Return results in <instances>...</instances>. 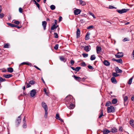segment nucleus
<instances>
[{
    "label": "nucleus",
    "mask_w": 134,
    "mask_h": 134,
    "mask_svg": "<svg viewBox=\"0 0 134 134\" xmlns=\"http://www.w3.org/2000/svg\"><path fill=\"white\" fill-rule=\"evenodd\" d=\"M74 101V99H73L72 96L71 95H69L67 96L65 99V102L67 107H69L68 104H69L71 103H73Z\"/></svg>",
    "instance_id": "obj_1"
},
{
    "label": "nucleus",
    "mask_w": 134,
    "mask_h": 134,
    "mask_svg": "<svg viewBox=\"0 0 134 134\" xmlns=\"http://www.w3.org/2000/svg\"><path fill=\"white\" fill-rule=\"evenodd\" d=\"M115 109L114 107L112 106L108 107L107 108V111L108 113H113L115 111Z\"/></svg>",
    "instance_id": "obj_2"
},
{
    "label": "nucleus",
    "mask_w": 134,
    "mask_h": 134,
    "mask_svg": "<svg viewBox=\"0 0 134 134\" xmlns=\"http://www.w3.org/2000/svg\"><path fill=\"white\" fill-rule=\"evenodd\" d=\"M130 9H123L121 10H116V11L119 13L120 14H122L128 11Z\"/></svg>",
    "instance_id": "obj_3"
},
{
    "label": "nucleus",
    "mask_w": 134,
    "mask_h": 134,
    "mask_svg": "<svg viewBox=\"0 0 134 134\" xmlns=\"http://www.w3.org/2000/svg\"><path fill=\"white\" fill-rule=\"evenodd\" d=\"M21 121V116L20 115L19 116L16 120V125L17 126H18L20 124Z\"/></svg>",
    "instance_id": "obj_4"
},
{
    "label": "nucleus",
    "mask_w": 134,
    "mask_h": 134,
    "mask_svg": "<svg viewBox=\"0 0 134 134\" xmlns=\"http://www.w3.org/2000/svg\"><path fill=\"white\" fill-rule=\"evenodd\" d=\"M124 55V54L122 52H118L117 54L115 55V56L117 58H120L122 57Z\"/></svg>",
    "instance_id": "obj_5"
},
{
    "label": "nucleus",
    "mask_w": 134,
    "mask_h": 134,
    "mask_svg": "<svg viewBox=\"0 0 134 134\" xmlns=\"http://www.w3.org/2000/svg\"><path fill=\"white\" fill-rule=\"evenodd\" d=\"M42 107L44 108L45 110H48V108L47 105L44 102H42Z\"/></svg>",
    "instance_id": "obj_6"
},
{
    "label": "nucleus",
    "mask_w": 134,
    "mask_h": 134,
    "mask_svg": "<svg viewBox=\"0 0 134 134\" xmlns=\"http://www.w3.org/2000/svg\"><path fill=\"white\" fill-rule=\"evenodd\" d=\"M128 97L127 96H125L124 97V104L125 105H127L128 103Z\"/></svg>",
    "instance_id": "obj_7"
},
{
    "label": "nucleus",
    "mask_w": 134,
    "mask_h": 134,
    "mask_svg": "<svg viewBox=\"0 0 134 134\" xmlns=\"http://www.w3.org/2000/svg\"><path fill=\"white\" fill-rule=\"evenodd\" d=\"M36 93V90L35 89H33L30 92V96L31 97H34L35 96Z\"/></svg>",
    "instance_id": "obj_8"
},
{
    "label": "nucleus",
    "mask_w": 134,
    "mask_h": 134,
    "mask_svg": "<svg viewBox=\"0 0 134 134\" xmlns=\"http://www.w3.org/2000/svg\"><path fill=\"white\" fill-rule=\"evenodd\" d=\"M112 60L116 61L117 62L121 64L122 63V61L121 59L120 58L118 59H116L114 58H113L112 59Z\"/></svg>",
    "instance_id": "obj_9"
},
{
    "label": "nucleus",
    "mask_w": 134,
    "mask_h": 134,
    "mask_svg": "<svg viewBox=\"0 0 134 134\" xmlns=\"http://www.w3.org/2000/svg\"><path fill=\"white\" fill-rule=\"evenodd\" d=\"M81 12V10L79 9H76L74 10V14L75 15H78L80 14Z\"/></svg>",
    "instance_id": "obj_10"
},
{
    "label": "nucleus",
    "mask_w": 134,
    "mask_h": 134,
    "mask_svg": "<svg viewBox=\"0 0 134 134\" xmlns=\"http://www.w3.org/2000/svg\"><path fill=\"white\" fill-rule=\"evenodd\" d=\"M69 105V107H68L70 109H73L75 107V105L73 103H71L68 104Z\"/></svg>",
    "instance_id": "obj_11"
},
{
    "label": "nucleus",
    "mask_w": 134,
    "mask_h": 134,
    "mask_svg": "<svg viewBox=\"0 0 134 134\" xmlns=\"http://www.w3.org/2000/svg\"><path fill=\"white\" fill-rule=\"evenodd\" d=\"M47 23L45 21H43L42 22V25L43 26L44 30H45L46 29Z\"/></svg>",
    "instance_id": "obj_12"
},
{
    "label": "nucleus",
    "mask_w": 134,
    "mask_h": 134,
    "mask_svg": "<svg viewBox=\"0 0 134 134\" xmlns=\"http://www.w3.org/2000/svg\"><path fill=\"white\" fill-rule=\"evenodd\" d=\"M84 50L87 52L89 51L91 49V46H87L84 47Z\"/></svg>",
    "instance_id": "obj_13"
},
{
    "label": "nucleus",
    "mask_w": 134,
    "mask_h": 134,
    "mask_svg": "<svg viewBox=\"0 0 134 134\" xmlns=\"http://www.w3.org/2000/svg\"><path fill=\"white\" fill-rule=\"evenodd\" d=\"M80 31L79 29H77L76 31V38H78L80 37Z\"/></svg>",
    "instance_id": "obj_14"
},
{
    "label": "nucleus",
    "mask_w": 134,
    "mask_h": 134,
    "mask_svg": "<svg viewBox=\"0 0 134 134\" xmlns=\"http://www.w3.org/2000/svg\"><path fill=\"white\" fill-rule=\"evenodd\" d=\"M73 77L76 80L79 82L81 81V78L75 75H73Z\"/></svg>",
    "instance_id": "obj_15"
},
{
    "label": "nucleus",
    "mask_w": 134,
    "mask_h": 134,
    "mask_svg": "<svg viewBox=\"0 0 134 134\" xmlns=\"http://www.w3.org/2000/svg\"><path fill=\"white\" fill-rule=\"evenodd\" d=\"M111 82L113 83L116 84L117 83L116 80L114 77H112L111 79Z\"/></svg>",
    "instance_id": "obj_16"
},
{
    "label": "nucleus",
    "mask_w": 134,
    "mask_h": 134,
    "mask_svg": "<svg viewBox=\"0 0 134 134\" xmlns=\"http://www.w3.org/2000/svg\"><path fill=\"white\" fill-rule=\"evenodd\" d=\"M13 75L12 74H4L3 75V76L7 78H9L12 76Z\"/></svg>",
    "instance_id": "obj_17"
},
{
    "label": "nucleus",
    "mask_w": 134,
    "mask_h": 134,
    "mask_svg": "<svg viewBox=\"0 0 134 134\" xmlns=\"http://www.w3.org/2000/svg\"><path fill=\"white\" fill-rule=\"evenodd\" d=\"M115 71L116 73H121L122 72V70L119 69L118 67H116Z\"/></svg>",
    "instance_id": "obj_18"
},
{
    "label": "nucleus",
    "mask_w": 134,
    "mask_h": 134,
    "mask_svg": "<svg viewBox=\"0 0 134 134\" xmlns=\"http://www.w3.org/2000/svg\"><path fill=\"white\" fill-rule=\"evenodd\" d=\"M104 65L106 66H109L110 65V63L107 60H105L103 62Z\"/></svg>",
    "instance_id": "obj_19"
},
{
    "label": "nucleus",
    "mask_w": 134,
    "mask_h": 134,
    "mask_svg": "<svg viewBox=\"0 0 134 134\" xmlns=\"http://www.w3.org/2000/svg\"><path fill=\"white\" fill-rule=\"evenodd\" d=\"M59 59L60 60L64 62V63H65L66 60V59L63 56H60L59 57Z\"/></svg>",
    "instance_id": "obj_20"
},
{
    "label": "nucleus",
    "mask_w": 134,
    "mask_h": 134,
    "mask_svg": "<svg viewBox=\"0 0 134 134\" xmlns=\"http://www.w3.org/2000/svg\"><path fill=\"white\" fill-rule=\"evenodd\" d=\"M90 33L88 32H87L86 35L85 36V40H88L90 39L89 36L90 35Z\"/></svg>",
    "instance_id": "obj_21"
},
{
    "label": "nucleus",
    "mask_w": 134,
    "mask_h": 134,
    "mask_svg": "<svg viewBox=\"0 0 134 134\" xmlns=\"http://www.w3.org/2000/svg\"><path fill=\"white\" fill-rule=\"evenodd\" d=\"M110 132V131L109 130L107 129H105L103 130V133L104 134H106L109 133Z\"/></svg>",
    "instance_id": "obj_22"
},
{
    "label": "nucleus",
    "mask_w": 134,
    "mask_h": 134,
    "mask_svg": "<svg viewBox=\"0 0 134 134\" xmlns=\"http://www.w3.org/2000/svg\"><path fill=\"white\" fill-rule=\"evenodd\" d=\"M80 3L82 5H84L86 4V3L85 2L83 1L82 0H79Z\"/></svg>",
    "instance_id": "obj_23"
},
{
    "label": "nucleus",
    "mask_w": 134,
    "mask_h": 134,
    "mask_svg": "<svg viewBox=\"0 0 134 134\" xmlns=\"http://www.w3.org/2000/svg\"><path fill=\"white\" fill-rule=\"evenodd\" d=\"M96 50L97 53H98L99 52H101L102 51V48L100 47L97 46L96 47Z\"/></svg>",
    "instance_id": "obj_24"
},
{
    "label": "nucleus",
    "mask_w": 134,
    "mask_h": 134,
    "mask_svg": "<svg viewBox=\"0 0 134 134\" xmlns=\"http://www.w3.org/2000/svg\"><path fill=\"white\" fill-rule=\"evenodd\" d=\"M111 131L112 133L116 132L117 131V129L115 127H113L111 129Z\"/></svg>",
    "instance_id": "obj_25"
},
{
    "label": "nucleus",
    "mask_w": 134,
    "mask_h": 134,
    "mask_svg": "<svg viewBox=\"0 0 134 134\" xmlns=\"http://www.w3.org/2000/svg\"><path fill=\"white\" fill-rule=\"evenodd\" d=\"M8 71L10 73L12 72L13 71V69L11 67L8 68H7Z\"/></svg>",
    "instance_id": "obj_26"
},
{
    "label": "nucleus",
    "mask_w": 134,
    "mask_h": 134,
    "mask_svg": "<svg viewBox=\"0 0 134 134\" xmlns=\"http://www.w3.org/2000/svg\"><path fill=\"white\" fill-rule=\"evenodd\" d=\"M117 100L116 98H114L112 100V102L113 104H115L117 102Z\"/></svg>",
    "instance_id": "obj_27"
},
{
    "label": "nucleus",
    "mask_w": 134,
    "mask_h": 134,
    "mask_svg": "<svg viewBox=\"0 0 134 134\" xmlns=\"http://www.w3.org/2000/svg\"><path fill=\"white\" fill-rule=\"evenodd\" d=\"M130 123L131 126L134 127V120H131L130 121Z\"/></svg>",
    "instance_id": "obj_28"
},
{
    "label": "nucleus",
    "mask_w": 134,
    "mask_h": 134,
    "mask_svg": "<svg viewBox=\"0 0 134 134\" xmlns=\"http://www.w3.org/2000/svg\"><path fill=\"white\" fill-rule=\"evenodd\" d=\"M112 75L114 77H116L119 76V75L117 73H116V72H113L112 73Z\"/></svg>",
    "instance_id": "obj_29"
},
{
    "label": "nucleus",
    "mask_w": 134,
    "mask_h": 134,
    "mask_svg": "<svg viewBox=\"0 0 134 134\" xmlns=\"http://www.w3.org/2000/svg\"><path fill=\"white\" fill-rule=\"evenodd\" d=\"M96 58L95 55H93L91 56L90 59L91 60H93L95 59Z\"/></svg>",
    "instance_id": "obj_30"
},
{
    "label": "nucleus",
    "mask_w": 134,
    "mask_h": 134,
    "mask_svg": "<svg viewBox=\"0 0 134 134\" xmlns=\"http://www.w3.org/2000/svg\"><path fill=\"white\" fill-rule=\"evenodd\" d=\"M111 104V103L110 101H108L106 102L105 104V106H110V105Z\"/></svg>",
    "instance_id": "obj_31"
},
{
    "label": "nucleus",
    "mask_w": 134,
    "mask_h": 134,
    "mask_svg": "<svg viewBox=\"0 0 134 134\" xmlns=\"http://www.w3.org/2000/svg\"><path fill=\"white\" fill-rule=\"evenodd\" d=\"M101 113L100 114V115L99 116V118H100L102 116H103V110L102 109H101L100 110Z\"/></svg>",
    "instance_id": "obj_32"
},
{
    "label": "nucleus",
    "mask_w": 134,
    "mask_h": 134,
    "mask_svg": "<svg viewBox=\"0 0 134 134\" xmlns=\"http://www.w3.org/2000/svg\"><path fill=\"white\" fill-rule=\"evenodd\" d=\"M133 79V77H132L129 79L128 82V84L129 85H130L132 82V80Z\"/></svg>",
    "instance_id": "obj_33"
},
{
    "label": "nucleus",
    "mask_w": 134,
    "mask_h": 134,
    "mask_svg": "<svg viewBox=\"0 0 134 134\" xmlns=\"http://www.w3.org/2000/svg\"><path fill=\"white\" fill-rule=\"evenodd\" d=\"M55 29H56L55 24H54L51 26V30H53Z\"/></svg>",
    "instance_id": "obj_34"
},
{
    "label": "nucleus",
    "mask_w": 134,
    "mask_h": 134,
    "mask_svg": "<svg viewBox=\"0 0 134 134\" xmlns=\"http://www.w3.org/2000/svg\"><path fill=\"white\" fill-rule=\"evenodd\" d=\"M50 8L51 10H53L55 9V7L54 5H52L50 6Z\"/></svg>",
    "instance_id": "obj_35"
},
{
    "label": "nucleus",
    "mask_w": 134,
    "mask_h": 134,
    "mask_svg": "<svg viewBox=\"0 0 134 134\" xmlns=\"http://www.w3.org/2000/svg\"><path fill=\"white\" fill-rule=\"evenodd\" d=\"M7 24L8 25L10 26L11 27H14L15 25V24L10 23H7Z\"/></svg>",
    "instance_id": "obj_36"
},
{
    "label": "nucleus",
    "mask_w": 134,
    "mask_h": 134,
    "mask_svg": "<svg viewBox=\"0 0 134 134\" xmlns=\"http://www.w3.org/2000/svg\"><path fill=\"white\" fill-rule=\"evenodd\" d=\"M48 110H45V113L44 115V117L45 118H47V114H48Z\"/></svg>",
    "instance_id": "obj_37"
},
{
    "label": "nucleus",
    "mask_w": 134,
    "mask_h": 134,
    "mask_svg": "<svg viewBox=\"0 0 134 134\" xmlns=\"http://www.w3.org/2000/svg\"><path fill=\"white\" fill-rule=\"evenodd\" d=\"M81 69V68L80 67H77L75 68V71L76 72L78 71Z\"/></svg>",
    "instance_id": "obj_38"
},
{
    "label": "nucleus",
    "mask_w": 134,
    "mask_h": 134,
    "mask_svg": "<svg viewBox=\"0 0 134 134\" xmlns=\"http://www.w3.org/2000/svg\"><path fill=\"white\" fill-rule=\"evenodd\" d=\"M21 64H22V65L26 64V65H31V63H27L25 62H24L22 63Z\"/></svg>",
    "instance_id": "obj_39"
},
{
    "label": "nucleus",
    "mask_w": 134,
    "mask_h": 134,
    "mask_svg": "<svg viewBox=\"0 0 134 134\" xmlns=\"http://www.w3.org/2000/svg\"><path fill=\"white\" fill-rule=\"evenodd\" d=\"M9 46V44L8 43H5L4 47L5 48H8Z\"/></svg>",
    "instance_id": "obj_40"
},
{
    "label": "nucleus",
    "mask_w": 134,
    "mask_h": 134,
    "mask_svg": "<svg viewBox=\"0 0 134 134\" xmlns=\"http://www.w3.org/2000/svg\"><path fill=\"white\" fill-rule=\"evenodd\" d=\"M6 81L5 79H3L0 76V82L5 81Z\"/></svg>",
    "instance_id": "obj_41"
},
{
    "label": "nucleus",
    "mask_w": 134,
    "mask_h": 134,
    "mask_svg": "<svg viewBox=\"0 0 134 134\" xmlns=\"http://www.w3.org/2000/svg\"><path fill=\"white\" fill-rule=\"evenodd\" d=\"M88 68L91 70H93L94 69V68L91 65H89L88 66Z\"/></svg>",
    "instance_id": "obj_42"
},
{
    "label": "nucleus",
    "mask_w": 134,
    "mask_h": 134,
    "mask_svg": "<svg viewBox=\"0 0 134 134\" xmlns=\"http://www.w3.org/2000/svg\"><path fill=\"white\" fill-rule=\"evenodd\" d=\"M82 55L84 57H86L88 56V54L86 53H83Z\"/></svg>",
    "instance_id": "obj_43"
},
{
    "label": "nucleus",
    "mask_w": 134,
    "mask_h": 134,
    "mask_svg": "<svg viewBox=\"0 0 134 134\" xmlns=\"http://www.w3.org/2000/svg\"><path fill=\"white\" fill-rule=\"evenodd\" d=\"M54 37L56 38H58V36L57 34V33L56 32H54Z\"/></svg>",
    "instance_id": "obj_44"
},
{
    "label": "nucleus",
    "mask_w": 134,
    "mask_h": 134,
    "mask_svg": "<svg viewBox=\"0 0 134 134\" xmlns=\"http://www.w3.org/2000/svg\"><path fill=\"white\" fill-rule=\"evenodd\" d=\"M55 118L57 119L58 120H59L60 119L59 115V114L58 113L56 114Z\"/></svg>",
    "instance_id": "obj_45"
},
{
    "label": "nucleus",
    "mask_w": 134,
    "mask_h": 134,
    "mask_svg": "<svg viewBox=\"0 0 134 134\" xmlns=\"http://www.w3.org/2000/svg\"><path fill=\"white\" fill-rule=\"evenodd\" d=\"M23 127L24 128H25L27 127L26 124V122H23Z\"/></svg>",
    "instance_id": "obj_46"
},
{
    "label": "nucleus",
    "mask_w": 134,
    "mask_h": 134,
    "mask_svg": "<svg viewBox=\"0 0 134 134\" xmlns=\"http://www.w3.org/2000/svg\"><path fill=\"white\" fill-rule=\"evenodd\" d=\"M59 45L58 44H56L54 47V48L55 50H57L58 49Z\"/></svg>",
    "instance_id": "obj_47"
},
{
    "label": "nucleus",
    "mask_w": 134,
    "mask_h": 134,
    "mask_svg": "<svg viewBox=\"0 0 134 134\" xmlns=\"http://www.w3.org/2000/svg\"><path fill=\"white\" fill-rule=\"evenodd\" d=\"M35 4L38 7L39 9H40V5L37 2H35Z\"/></svg>",
    "instance_id": "obj_48"
},
{
    "label": "nucleus",
    "mask_w": 134,
    "mask_h": 134,
    "mask_svg": "<svg viewBox=\"0 0 134 134\" xmlns=\"http://www.w3.org/2000/svg\"><path fill=\"white\" fill-rule=\"evenodd\" d=\"M89 14L93 16L94 18H95L96 17H95L94 15L91 12H89Z\"/></svg>",
    "instance_id": "obj_49"
},
{
    "label": "nucleus",
    "mask_w": 134,
    "mask_h": 134,
    "mask_svg": "<svg viewBox=\"0 0 134 134\" xmlns=\"http://www.w3.org/2000/svg\"><path fill=\"white\" fill-rule=\"evenodd\" d=\"M70 64L71 66L73 65L75 63V62L73 60H71L70 61Z\"/></svg>",
    "instance_id": "obj_50"
},
{
    "label": "nucleus",
    "mask_w": 134,
    "mask_h": 134,
    "mask_svg": "<svg viewBox=\"0 0 134 134\" xmlns=\"http://www.w3.org/2000/svg\"><path fill=\"white\" fill-rule=\"evenodd\" d=\"M94 28V26L93 25L87 27V29H93Z\"/></svg>",
    "instance_id": "obj_51"
},
{
    "label": "nucleus",
    "mask_w": 134,
    "mask_h": 134,
    "mask_svg": "<svg viewBox=\"0 0 134 134\" xmlns=\"http://www.w3.org/2000/svg\"><path fill=\"white\" fill-rule=\"evenodd\" d=\"M29 83L30 84H31V85H32L34 84L35 83V82L32 80H31L30 81Z\"/></svg>",
    "instance_id": "obj_52"
},
{
    "label": "nucleus",
    "mask_w": 134,
    "mask_h": 134,
    "mask_svg": "<svg viewBox=\"0 0 134 134\" xmlns=\"http://www.w3.org/2000/svg\"><path fill=\"white\" fill-rule=\"evenodd\" d=\"M14 23L17 25H19L20 24V22L18 21H14Z\"/></svg>",
    "instance_id": "obj_53"
},
{
    "label": "nucleus",
    "mask_w": 134,
    "mask_h": 134,
    "mask_svg": "<svg viewBox=\"0 0 134 134\" xmlns=\"http://www.w3.org/2000/svg\"><path fill=\"white\" fill-rule=\"evenodd\" d=\"M109 8L110 9H112L113 8L116 9V8L114 7L113 6L111 5H109Z\"/></svg>",
    "instance_id": "obj_54"
},
{
    "label": "nucleus",
    "mask_w": 134,
    "mask_h": 134,
    "mask_svg": "<svg viewBox=\"0 0 134 134\" xmlns=\"http://www.w3.org/2000/svg\"><path fill=\"white\" fill-rule=\"evenodd\" d=\"M119 131L121 132L123 131L122 127L121 126H120L119 129Z\"/></svg>",
    "instance_id": "obj_55"
},
{
    "label": "nucleus",
    "mask_w": 134,
    "mask_h": 134,
    "mask_svg": "<svg viewBox=\"0 0 134 134\" xmlns=\"http://www.w3.org/2000/svg\"><path fill=\"white\" fill-rule=\"evenodd\" d=\"M19 12L20 13H23V9L21 8L20 7L19 8Z\"/></svg>",
    "instance_id": "obj_56"
},
{
    "label": "nucleus",
    "mask_w": 134,
    "mask_h": 134,
    "mask_svg": "<svg viewBox=\"0 0 134 134\" xmlns=\"http://www.w3.org/2000/svg\"><path fill=\"white\" fill-rule=\"evenodd\" d=\"M81 65L82 66H86V64L84 62H83L82 63H81Z\"/></svg>",
    "instance_id": "obj_57"
},
{
    "label": "nucleus",
    "mask_w": 134,
    "mask_h": 134,
    "mask_svg": "<svg viewBox=\"0 0 134 134\" xmlns=\"http://www.w3.org/2000/svg\"><path fill=\"white\" fill-rule=\"evenodd\" d=\"M0 16H1V18H3L4 16V14L2 13L0 14Z\"/></svg>",
    "instance_id": "obj_58"
},
{
    "label": "nucleus",
    "mask_w": 134,
    "mask_h": 134,
    "mask_svg": "<svg viewBox=\"0 0 134 134\" xmlns=\"http://www.w3.org/2000/svg\"><path fill=\"white\" fill-rule=\"evenodd\" d=\"M34 67L35 68H36L38 70H39L40 71L41 70L38 67H37L35 65L34 66Z\"/></svg>",
    "instance_id": "obj_59"
},
{
    "label": "nucleus",
    "mask_w": 134,
    "mask_h": 134,
    "mask_svg": "<svg viewBox=\"0 0 134 134\" xmlns=\"http://www.w3.org/2000/svg\"><path fill=\"white\" fill-rule=\"evenodd\" d=\"M14 27H15L18 29H20L21 28V27L17 25H15Z\"/></svg>",
    "instance_id": "obj_60"
},
{
    "label": "nucleus",
    "mask_w": 134,
    "mask_h": 134,
    "mask_svg": "<svg viewBox=\"0 0 134 134\" xmlns=\"http://www.w3.org/2000/svg\"><path fill=\"white\" fill-rule=\"evenodd\" d=\"M71 114H72L71 112V111H70V112L69 114H68L67 113V115L69 117V116H70L71 115Z\"/></svg>",
    "instance_id": "obj_61"
},
{
    "label": "nucleus",
    "mask_w": 134,
    "mask_h": 134,
    "mask_svg": "<svg viewBox=\"0 0 134 134\" xmlns=\"http://www.w3.org/2000/svg\"><path fill=\"white\" fill-rule=\"evenodd\" d=\"M80 21L82 23H84L85 22V21L84 19H81L80 20Z\"/></svg>",
    "instance_id": "obj_62"
},
{
    "label": "nucleus",
    "mask_w": 134,
    "mask_h": 134,
    "mask_svg": "<svg viewBox=\"0 0 134 134\" xmlns=\"http://www.w3.org/2000/svg\"><path fill=\"white\" fill-rule=\"evenodd\" d=\"M44 92L45 93L47 94L48 93L47 92V90L46 88H44Z\"/></svg>",
    "instance_id": "obj_63"
},
{
    "label": "nucleus",
    "mask_w": 134,
    "mask_h": 134,
    "mask_svg": "<svg viewBox=\"0 0 134 134\" xmlns=\"http://www.w3.org/2000/svg\"><path fill=\"white\" fill-rule=\"evenodd\" d=\"M62 18L61 16H60L59 17V22H60L62 21Z\"/></svg>",
    "instance_id": "obj_64"
}]
</instances>
